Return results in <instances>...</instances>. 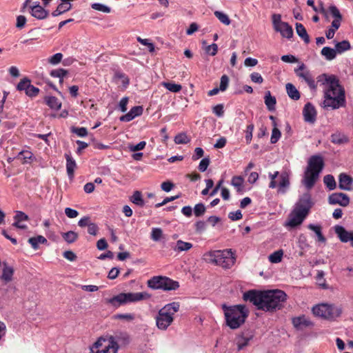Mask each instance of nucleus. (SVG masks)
Here are the masks:
<instances>
[{"label": "nucleus", "instance_id": "nucleus-1", "mask_svg": "<svg viewBox=\"0 0 353 353\" xmlns=\"http://www.w3.org/2000/svg\"><path fill=\"white\" fill-rule=\"evenodd\" d=\"M287 294L281 290L256 291L250 290L243 294V299L252 303L258 310L274 312L283 308Z\"/></svg>", "mask_w": 353, "mask_h": 353}, {"label": "nucleus", "instance_id": "nucleus-2", "mask_svg": "<svg viewBox=\"0 0 353 353\" xmlns=\"http://www.w3.org/2000/svg\"><path fill=\"white\" fill-rule=\"evenodd\" d=\"M317 83L325 86L324 100L321 104L323 108L336 110L345 106V92L335 75L322 74L317 77Z\"/></svg>", "mask_w": 353, "mask_h": 353}, {"label": "nucleus", "instance_id": "nucleus-3", "mask_svg": "<svg viewBox=\"0 0 353 353\" xmlns=\"http://www.w3.org/2000/svg\"><path fill=\"white\" fill-rule=\"evenodd\" d=\"M226 325L232 330L240 327L249 315V310L244 305H222Z\"/></svg>", "mask_w": 353, "mask_h": 353}, {"label": "nucleus", "instance_id": "nucleus-4", "mask_svg": "<svg viewBox=\"0 0 353 353\" xmlns=\"http://www.w3.org/2000/svg\"><path fill=\"white\" fill-rule=\"evenodd\" d=\"M203 259L206 263H213L225 269L231 268L236 261L235 254L231 249L207 252L203 254Z\"/></svg>", "mask_w": 353, "mask_h": 353}, {"label": "nucleus", "instance_id": "nucleus-5", "mask_svg": "<svg viewBox=\"0 0 353 353\" xmlns=\"http://www.w3.org/2000/svg\"><path fill=\"white\" fill-rule=\"evenodd\" d=\"M180 304L172 302L159 310L156 316V324L159 329L165 330L173 322L174 315L179 310Z\"/></svg>", "mask_w": 353, "mask_h": 353}, {"label": "nucleus", "instance_id": "nucleus-6", "mask_svg": "<svg viewBox=\"0 0 353 353\" xmlns=\"http://www.w3.org/2000/svg\"><path fill=\"white\" fill-rule=\"evenodd\" d=\"M150 298V295L145 292H128L120 293L108 300V303L114 307H119L128 303L137 302L141 300H145Z\"/></svg>", "mask_w": 353, "mask_h": 353}, {"label": "nucleus", "instance_id": "nucleus-7", "mask_svg": "<svg viewBox=\"0 0 353 353\" xmlns=\"http://www.w3.org/2000/svg\"><path fill=\"white\" fill-rule=\"evenodd\" d=\"M312 313L316 316L325 319H333L342 314V309L332 304L321 303L314 306Z\"/></svg>", "mask_w": 353, "mask_h": 353}, {"label": "nucleus", "instance_id": "nucleus-8", "mask_svg": "<svg viewBox=\"0 0 353 353\" xmlns=\"http://www.w3.org/2000/svg\"><path fill=\"white\" fill-rule=\"evenodd\" d=\"M148 285L152 289H161L165 291L175 290L179 288V283L167 276H157L148 280Z\"/></svg>", "mask_w": 353, "mask_h": 353}, {"label": "nucleus", "instance_id": "nucleus-9", "mask_svg": "<svg viewBox=\"0 0 353 353\" xmlns=\"http://www.w3.org/2000/svg\"><path fill=\"white\" fill-rule=\"evenodd\" d=\"M270 182L269 184L270 188H275L278 187V192L285 194L290 187V179L286 172H282L279 174L278 171L274 173L269 174Z\"/></svg>", "mask_w": 353, "mask_h": 353}, {"label": "nucleus", "instance_id": "nucleus-10", "mask_svg": "<svg viewBox=\"0 0 353 353\" xmlns=\"http://www.w3.org/2000/svg\"><path fill=\"white\" fill-rule=\"evenodd\" d=\"M118 343L111 336L109 340L99 338L90 349L91 353H117Z\"/></svg>", "mask_w": 353, "mask_h": 353}, {"label": "nucleus", "instance_id": "nucleus-11", "mask_svg": "<svg viewBox=\"0 0 353 353\" xmlns=\"http://www.w3.org/2000/svg\"><path fill=\"white\" fill-rule=\"evenodd\" d=\"M312 205L311 195L309 193H305L299 198L294 210L307 216Z\"/></svg>", "mask_w": 353, "mask_h": 353}, {"label": "nucleus", "instance_id": "nucleus-12", "mask_svg": "<svg viewBox=\"0 0 353 353\" xmlns=\"http://www.w3.org/2000/svg\"><path fill=\"white\" fill-rule=\"evenodd\" d=\"M305 65L301 63L298 68L294 69V72L297 77L304 80L311 90H315L316 89V83L308 70H305Z\"/></svg>", "mask_w": 353, "mask_h": 353}, {"label": "nucleus", "instance_id": "nucleus-13", "mask_svg": "<svg viewBox=\"0 0 353 353\" xmlns=\"http://www.w3.org/2000/svg\"><path fill=\"white\" fill-rule=\"evenodd\" d=\"M324 165V161L321 156L312 155L308 160L307 168L320 174Z\"/></svg>", "mask_w": 353, "mask_h": 353}, {"label": "nucleus", "instance_id": "nucleus-14", "mask_svg": "<svg viewBox=\"0 0 353 353\" xmlns=\"http://www.w3.org/2000/svg\"><path fill=\"white\" fill-rule=\"evenodd\" d=\"M328 203L331 205L339 204L345 207L350 203V198L346 194L342 192L332 193L328 197Z\"/></svg>", "mask_w": 353, "mask_h": 353}, {"label": "nucleus", "instance_id": "nucleus-15", "mask_svg": "<svg viewBox=\"0 0 353 353\" xmlns=\"http://www.w3.org/2000/svg\"><path fill=\"white\" fill-rule=\"evenodd\" d=\"M334 231L341 242H350L351 246L353 247V231L349 232L341 225H336Z\"/></svg>", "mask_w": 353, "mask_h": 353}, {"label": "nucleus", "instance_id": "nucleus-16", "mask_svg": "<svg viewBox=\"0 0 353 353\" xmlns=\"http://www.w3.org/2000/svg\"><path fill=\"white\" fill-rule=\"evenodd\" d=\"M319 174L306 168L302 183L307 190L312 189L319 177Z\"/></svg>", "mask_w": 353, "mask_h": 353}, {"label": "nucleus", "instance_id": "nucleus-17", "mask_svg": "<svg viewBox=\"0 0 353 353\" xmlns=\"http://www.w3.org/2000/svg\"><path fill=\"white\" fill-rule=\"evenodd\" d=\"M303 115L305 122L314 123L316 119V111L314 106L310 103H307L303 108Z\"/></svg>", "mask_w": 353, "mask_h": 353}, {"label": "nucleus", "instance_id": "nucleus-18", "mask_svg": "<svg viewBox=\"0 0 353 353\" xmlns=\"http://www.w3.org/2000/svg\"><path fill=\"white\" fill-rule=\"evenodd\" d=\"M305 217L306 216L304 214L296 211L295 210H293L289 215V218L286 222L285 225L290 226L291 228H295L301 225Z\"/></svg>", "mask_w": 353, "mask_h": 353}, {"label": "nucleus", "instance_id": "nucleus-19", "mask_svg": "<svg viewBox=\"0 0 353 353\" xmlns=\"http://www.w3.org/2000/svg\"><path fill=\"white\" fill-rule=\"evenodd\" d=\"M353 179L345 173H341L339 176V188L343 190L350 191L352 188Z\"/></svg>", "mask_w": 353, "mask_h": 353}, {"label": "nucleus", "instance_id": "nucleus-20", "mask_svg": "<svg viewBox=\"0 0 353 353\" xmlns=\"http://www.w3.org/2000/svg\"><path fill=\"white\" fill-rule=\"evenodd\" d=\"M252 338L253 335L249 333L242 332L238 334L235 339L237 350L240 351L247 347Z\"/></svg>", "mask_w": 353, "mask_h": 353}, {"label": "nucleus", "instance_id": "nucleus-21", "mask_svg": "<svg viewBox=\"0 0 353 353\" xmlns=\"http://www.w3.org/2000/svg\"><path fill=\"white\" fill-rule=\"evenodd\" d=\"M143 108L141 105L134 106L125 114L121 116L119 120L123 122H129L134 119L136 117L140 116L143 114Z\"/></svg>", "mask_w": 353, "mask_h": 353}, {"label": "nucleus", "instance_id": "nucleus-22", "mask_svg": "<svg viewBox=\"0 0 353 353\" xmlns=\"http://www.w3.org/2000/svg\"><path fill=\"white\" fill-rule=\"evenodd\" d=\"M292 323L296 330H303L313 325L312 322L304 315L293 318Z\"/></svg>", "mask_w": 353, "mask_h": 353}, {"label": "nucleus", "instance_id": "nucleus-23", "mask_svg": "<svg viewBox=\"0 0 353 353\" xmlns=\"http://www.w3.org/2000/svg\"><path fill=\"white\" fill-rule=\"evenodd\" d=\"M66 172L70 179H72L74 175V170L77 168V163L70 153H65Z\"/></svg>", "mask_w": 353, "mask_h": 353}, {"label": "nucleus", "instance_id": "nucleus-24", "mask_svg": "<svg viewBox=\"0 0 353 353\" xmlns=\"http://www.w3.org/2000/svg\"><path fill=\"white\" fill-rule=\"evenodd\" d=\"M30 8L31 10L30 12L32 16L37 18V19H44L48 16V11L45 10L39 3L33 6H30Z\"/></svg>", "mask_w": 353, "mask_h": 353}, {"label": "nucleus", "instance_id": "nucleus-25", "mask_svg": "<svg viewBox=\"0 0 353 353\" xmlns=\"http://www.w3.org/2000/svg\"><path fill=\"white\" fill-rule=\"evenodd\" d=\"M275 31L280 32L283 37L288 39L293 36V29L287 22L281 23L279 27L276 28Z\"/></svg>", "mask_w": 353, "mask_h": 353}, {"label": "nucleus", "instance_id": "nucleus-26", "mask_svg": "<svg viewBox=\"0 0 353 353\" xmlns=\"http://www.w3.org/2000/svg\"><path fill=\"white\" fill-rule=\"evenodd\" d=\"M297 34L307 44L310 43V37L303 24L296 23L295 24Z\"/></svg>", "mask_w": 353, "mask_h": 353}, {"label": "nucleus", "instance_id": "nucleus-27", "mask_svg": "<svg viewBox=\"0 0 353 353\" xmlns=\"http://www.w3.org/2000/svg\"><path fill=\"white\" fill-rule=\"evenodd\" d=\"M264 99H265V104L267 106L268 110L269 111L275 110L276 100L274 97H272L271 95V93L270 91H268L265 92Z\"/></svg>", "mask_w": 353, "mask_h": 353}, {"label": "nucleus", "instance_id": "nucleus-28", "mask_svg": "<svg viewBox=\"0 0 353 353\" xmlns=\"http://www.w3.org/2000/svg\"><path fill=\"white\" fill-rule=\"evenodd\" d=\"M307 228L315 233L317 237V241L321 243H325L326 241L325 237L322 234L321 225L310 223L307 225Z\"/></svg>", "mask_w": 353, "mask_h": 353}, {"label": "nucleus", "instance_id": "nucleus-29", "mask_svg": "<svg viewBox=\"0 0 353 353\" xmlns=\"http://www.w3.org/2000/svg\"><path fill=\"white\" fill-rule=\"evenodd\" d=\"M321 54L326 60L332 61L336 58L337 53L335 48L325 46L322 48Z\"/></svg>", "mask_w": 353, "mask_h": 353}, {"label": "nucleus", "instance_id": "nucleus-30", "mask_svg": "<svg viewBox=\"0 0 353 353\" xmlns=\"http://www.w3.org/2000/svg\"><path fill=\"white\" fill-rule=\"evenodd\" d=\"M192 244L189 242H185L182 240H178L176 243V245L173 248L175 252H185L188 251L192 248Z\"/></svg>", "mask_w": 353, "mask_h": 353}, {"label": "nucleus", "instance_id": "nucleus-31", "mask_svg": "<svg viewBox=\"0 0 353 353\" xmlns=\"http://www.w3.org/2000/svg\"><path fill=\"white\" fill-rule=\"evenodd\" d=\"M285 88L290 98L293 100H298L300 99V93L294 85L288 83L286 84Z\"/></svg>", "mask_w": 353, "mask_h": 353}, {"label": "nucleus", "instance_id": "nucleus-32", "mask_svg": "<svg viewBox=\"0 0 353 353\" xmlns=\"http://www.w3.org/2000/svg\"><path fill=\"white\" fill-rule=\"evenodd\" d=\"M45 101L46 104L52 109L58 110L61 107V103L55 97H46Z\"/></svg>", "mask_w": 353, "mask_h": 353}, {"label": "nucleus", "instance_id": "nucleus-33", "mask_svg": "<svg viewBox=\"0 0 353 353\" xmlns=\"http://www.w3.org/2000/svg\"><path fill=\"white\" fill-rule=\"evenodd\" d=\"M351 49L350 43L347 40H343L341 42H336L335 44V50L337 54H342L345 51Z\"/></svg>", "mask_w": 353, "mask_h": 353}, {"label": "nucleus", "instance_id": "nucleus-34", "mask_svg": "<svg viewBox=\"0 0 353 353\" xmlns=\"http://www.w3.org/2000/svg\"><path fill=\"white\" fill-rule=\"evenodd\" d=\"M130 200L134 204L139 207H143L145 205V201L142 197L141 192L139 190L134 192L133 194L130 196Z\"/></svg>", "mask_w": 353, "mask_h": 353}, {"label": "nucleus", "instance_id": "nucleus-35", "mask_svg": "<svg viewBox=\"0 0 353 353\" xmlns=\"http://www.w3.org/2000/svg\"><path fill=\"white\" fill-rule=\"evenodd\" d=\"M243 181L244 179L242 176H235L232 177L231 184L236 189L238 192L242 194L243 192Z\"/></svg>", "mask_w": 353, "mask_h": 353}, {"label": "nucleus", "instance_id": "nucleus-36", "mask_svg": "<svg viewBox=\"0 0 353 353\" xmlns=\"http://www.w3.org/2000/svg\"><path fill=\"white\" fill-rule=\"evenodd\" d=\"M13 274V268L10 266L5 265L0 278L5 282L8 283L12 280Z\"/></svg>", "mask_w": 353, "mask_h": 353}, {"label": "nucleus", "instance_id": "nucleus-37", "mask_svg": "<svg viewBox=\"0 0 353 353\" xmlns=\"http://www.w3.org/2000/svg\"><path fill=\"white\" fill-rule=\"evenodd\" d=\"M348 138L344 134L336 132L331 136V141L335 144H343L348 142Z\"/></svg>", "mask_w": 353, "mask_h": 353}, {"label": "nucleus", "instance_id": "nucleus-38", "mask_svg": "<svg viewBox=\"0 0 353 353\" xmlns=\"http://www.w3.org/2000/svg\"><path fill=\"white\" fill-rule=\"evenodd\" d=\"M28 243L31 245L33 249L37 250L39 248V243H46L47 239L41 235H38L37 236L30 238L28 239Z\"/></svg>", "mask_w": 353, "mask_h": 353}, {"label": "nucleus", "instance_id": "nucleus-39", "mask_svg": "<svg viewBox=\"0 0 353 353\" xmlns=\"http://www.w3.org/2000/svg\"><path fill=\"white\" fill-rule=\"evenodd\" d=\"M161 85L167 90L172 92L177 93L182 89V86L180 84H176L173 82H162Z\"/></svg>", "mask_w": 353, "mask_h": 353}, {"label": "nucleus", "instance_id": "nucleus-40", "mask_svg": "<svg viewBox=\"0 0 353 353\" xmlns=\"http://www.w3.org/2000/svg\"><path fill=\"white\" fill-rule=\"evenodd\" d=\"M323 182L330 190H333L336 187L334 177L332 174H327L323 178Z\"/></svg>", "mask_w": 353, "mask_h": 353}, {"label": "nucleus", "instance_id": "nucleus-41", "mask_svg": "<svg viewBox=\"0 0 353 353\" xmlns=\"http://www.w3.org/2000/svg\"><path fill=\"white\" fill-rule=\"evenodd\" d=\"M61 235L63 239L68 243H72L78 239V234L74 231L63 232Z\"/></svg>", "mask_w": 353, "mask_h": 353}, {"label": "nucleus", "instance_id": "nucleus-42", "mask_svg": "<svg viewBox=\"0 0 353 353\" xmlns=\"http://www.w3.org/2000/svg\"><path fill=\"white\" fill-rule=\"evenodd\" d=\"M283 255V250H278L268 256L269 261L272 263H278L281 261Z\"/></svg>", "mask_w": 353, "mask_h": 353}, {"label": "nucleus", "instance_id": "nucleus-43", "mask_svg": "<svg viewBox=\"0 0 353 353\" xmlns=\"http://www.w3.org/2000/svg\"><path fill=\"white\" fill-rule=\"evenodd\" d=\"M31 85L30 80L25 77L22 79L20 82L17 85V89L19 91H25V93H26V90H28L29 86Z\"/></svg>", "mask_w": 353, "mask_h": 353}, {"label": "nucleus", "instance_id": "nucleus-44", "mask_svg": "<svg viewBox=\"0 0 353 353\" xmlns=\"http://www.w3.org/2000/svg\"><path fill=\"white\" fill-rule=\"evenodd\" d=\"M112 337L114 339V341H117V343L121 342L123 344H126L130 342V336L125 332H119Z\"/></svg>", "mask_w": 353, "mask_h": 353}, {"label": "nucleus", "instance_id": "nucleus-45", "mask_svg": "<svg viewBox=\"0 0 353 353\" xmlns=\"http://www.w3.org/2000/svg\"><path fill=\"white\" fill-rule=\"evenodd\" d=\"M18 158L23 160V163H28L32 159L33 154L28 150H23L19 153Z\"/></svg>", "mask_w": 353, "mask_h": 353}, {"label": "nucleus", "instance_id": "nucleus-46", "mask_svg": "<svg viewBox=\"0 0 353 353\" xmlns=\"http://www.w3.org/2000/svg\"><path fill=\"white\" fill-rule=\"evenodd\" d=\"M91 8L93 10L104 13H110L111 12V8L110 7L100 3H94L91 4Z\"/></svg>", "mask_w": 353, "mask_h": 353}, {"label": "nucleus", "instance_id": "nucleus-47", "mask_svg": "<svg viewBox=\"0 0 353 353\" xmlns=\"http://www.w3.org/2000/svg\"><path fill=\"white\" fill-rule=\"evenodd\" d=\"M190 141V139L185 133H180L175 136L174 142L176 144H186Z\"/></svg>", "mask_w": 353, "mask_h": 353}, {"label": "nucleus", "instance_id": "nucleus-48", "mask_svg": "<svg viewBox=\"0 0 353 353\" xmlns=\"http://www.w3.org/2000/svg\"><path fill=\"white\" fill-rule=\"evenodd\" d=\"M214 14L216 17L223 24L229 25L230 23V19L226 14L221 11H215Z\"/></svg>", "mask_w": 353, "mask_h": 353}, {"label": "nucleus", "instance_id": "nucleus-49", "mask_svg": "<svg viewBox=\"0 0 353 353\" xmlns=\"http://www.w3.org/2000/svg\"><path fill=\"white\" fill-rule=\"evenodd\" d=\"M162 236H163V230L161 228H152L150 237L154 241H160Z\"/></svg>", "mask_w": 353, "mask_h": 353}, {"label": "nucleus", "instance_id": "nucleus-50", "mask_svg": "<svg viewBox=\"0 0 353 353\" xmlns=\"http://www.w3.org/2000/svg\"><path fill=\"white\" fill-rule=\"evenodd\" d=\"M50 74L52 77L63 79L65 76L67 75L68 71L63 68H59L51 70Z\"/></svg>", "mask_w": 353, "mask_h": 353}, {"label": "nucleus", "instance_id": "nucleus-51", "mask_svg": "<svg viewBox=\"0 0 353 353\" xmlns=\"http://www.w3.org/2000/svg\"><path fill=\"white\" fill-rule=\"evenodd\" d=\"M254 129V125L253 123L249 124L246 128V130L245 131V139L246 143L248 144L251 143V141L252 139V132H253Z\"/></svg>", "mask_w": 353, "mask_h": 353}, {"label": "nucleus", "instance_id": "nucleus-52", "mask_svg": "<svg viewBox=\"0 0 353 353\" xmlns=\"http://www.w3.org/2000/svg\"><path fill=\"white\" fill-rule=\"evenodd\" d=\"M281 131L279 130L277 126H274L272 131V135L270 138V142L272 143H276L279 139L281 138Z\"/></svg>", "mask_w": 353, "mask_h": 353}, {"label": "nucleus", "instance_id": "nucleus-53", "mask_svg": "<svg viewBox=\"0 0 353 353\" xmlns=\"http://www.w3.org/2000/svg\"><path fill=\"white\" fill-rule=\"evenodd\" d=\"M205 212V207L203 203H199L195 205L194 208V213L196 216H202Z\"/></svg>", "mask_w": 353, "mask_h": 353}, {"label": "nucleus", "instance_id": "nucleus-54", "mask_svg": "<svg viewBox=\"0 0 353 353\" xmlns=\"http://www.w3.org/2000/svg\"><path fill=\"white\" fill-rule=\"evenodd\" d=\"M229 84V77L226 74H223L221 77L219 90L224 92L227 90Z\"/></svg>", "mask_w": 353, "mask_h": 353}, {"label": "nucleus", "instance_id": "nucleus-55", "mask_svg": "<svg viewBox=\"0 0 353 353\" xmlns=\"http://www.w3.org/2000/svg\"><path fill=\"white\" fill-rule=\"evenodd\" d=\"M329 12L334 19H342V15L340 13L339 10L334 5H332L329 7Z\"/></svg>", "mask_w": 353, "mask_h": 353}, {"label": "nucleus", "instance_id": "nucleus-56", "mask_svg": "<svg viewBox=\"0 0 353 353\" xmlns=\"http://www.w3.org/2000/svg\"><path fill=\"white\" fill-rule=\"evenodd\" d=\"M63 54L60 52L56 53L48 59V63L52 65H57L61 61Z\"/></svg>", "mask_w": 353, "mask_h": 353}, {"label": "nucleus", "instance_id": "nucleus-57", "mask_svg": "<svg viewBox=\"0 0 353 353\" xmlns=\"http://www.w3.org/2000/svg\"><path fill=\"white\" fill-rule=\"evenodd\" d=\"M210 159L209 157H205L203 158L199 163V171L203 172H205L208 165H210Z\"/></svg>", "mask_w": 353, "mask_h": 353}, {"label": "nucleus", "instance_id": "nucleus-58", "mask_svg": "<svg viewBox=\"0 0 353 353\" xmlns=\"http://www.w3.org/2000/svg\"><path fill=\"white\" fill-rule=\"evenodd\" d=\"M212 112L218 117H222L224 114L223 104H218L213 107Z\"/></svg>", "mask_w": 353, "mask_h": 353}, {"label": "nucleus", "instance_id": "nucleus-59", "mask_svg": "<svg viewBox=\"0 0 353 353\" xmlns=\"http://www.w3.org/2000/svg\"><path fill=\"white\" fill-rule=\"evenodd\" d=\"M114 319H122L125 320L127 321H131L134 319V315L133 314H117L114 315Z\"/></svg>", "mask_w": 353, "mask_h": 353}, {"label": "nucleus", "instance_id": "nucleus-60", "mask_svg": "<svg viewBox=\"0 0 353 353\" xmlns=\"http://www.w3.org/2000/svg\"><path fill=\"white\" fill-rule=\"evenodd\" d=\"M205 51L207 54L214 56L218 51V46L216 43H212L205 47Z\"/></svg>", "mask_w": 353, "mask_h": 353}, {"label": "nucleus", "instance_id": "nucleus-61", "mask_svg": "<svg viewBox=\"0 0 353 353\" xmlns=\"http://www.w3.org/2000/svg\"><path fill=\"white\" fill-rule=\"evenodd\" d=\"M145 145H146V142L144 141H140L137 145H129V149L131 152L139 151V150H142L143 149H144Z\"/></svg>", "mask_w": 353, "mask_h": 353}, {"label": "nucleus", "instance_id": "nucleus-62", "mask_svg": "<svg viewBox=\"0 0 353 353\" xmlns=\"http://www.w3.org/2000/svg\"><path fill=\"white\" fill-rule=\"evenodd\" d=\"M14 219V221L21 222L23 221H28L29 219V217L24 212L21 211H17Z\"/></svg>", "mask_w": 353, "mask_h": 353}, {"label": "nucleus", "instance_id": "nucleus-63", "mask_svg": "<svg viewBox=\"0 0 353 353\" xmlns=\"http://www.w3.org/2000/svg\"><path fill=\"white\" fill-rule=\"evenodd\" d=\"M298 243L299 246L301 250H304L309 247V245L307 243L306 236L303 234H301L298 238Z\"/></svg>", "mask_w": 353, "mask_h": 353}, {"label": "nucleus", "instance_id": "nucleus-64", "mask_svg": "<svg viewBox=\"0 0 353 353\" xmlns=\"http://www.w3.org/2000/svg\"><path fill=\"white\" fill-rule=\"evenodd\" d=\"M39 92V89L32 84L29 86L28 90H26V94L30 97H36Z\"/></svg>", "mask_w": 353, "mask_h": 353}]
</instances>
